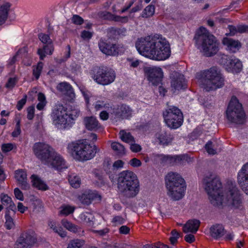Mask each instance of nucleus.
Here are the masks:
<instances>
[{
  "mask_svg": "<svg viewBox=\"0 0 248 248\" xmlns=\"http://www.w3.org/2000/svg\"><path fill=\"white\" fill-rule=\"evenodd\" d=\"M203 184L213 205L228 206L234 209H243L242 198L234 182L231 181L222 187L219 178L215 174H210L204 178Z\"/></svg>",
  "mask_w": 248,
  "mask_h": 248,
  "instance_id": "nucleus-1",
  "label": "nucleus"
},
{
  "mask_svg": "<svg viewBox=\"0 0 248 248\" xmlns=\"http://www.w3.org/2000/svg\"><path fill=\"white\" fill-rule=\"evenodd\" d=\"M135 46L140 55L151 60L163 61L170 55V45L160 34H151L138 38Z\"/></svg>",
  "mask_w": 248,
  "mask_h": 248,
  "instance_id": "nucleus-2",
  "label": "nucleus"
},
{
  "mask_svg": "<svg viewBox=\"0 0 248 248\" xmlns=\"http://www.w3.org/2000/svg\"><path fill=\"white\" fill-rule=\"evenodd\" d=\"M117 187L119 190L128 198L135 197L140 189L137 175L130 170H124L119 174Z\"/></svg>",
  "mask_w": 248,
  "mask_h": 248,
  "instance_id": "nucleus-3",
  "label": "nucleus"
},
{
  "mask_svg": "<svg viewBox=\"0 0 248 248\" xmlns=\"http://www.w3.org/2000/svg\"><path fill=\"white\" fill-rule=\"evenodd\" d=\"M196 77L202 88L207 91L220 88L224 84L222 75L216 67L197 73Z\"/></svg>",
  "mask_w": 248,
  "mask_h": 248,
  "instance_id": "nucleus-4",
  "label": "nucleus"
},
{
  "mask_svg": "<svg viewBox=\"0 0 248 248\" xmlns=\"http://www.w3.org/2000/svg\"><path fill=\"white\" fill-rule=\"evenodd\" d=\"M197 48L206 56H211L218 51V44L215 37L204 27L199 28L195 37Z\"/></svg>",
  "mask_w": 248,
  "mask_h": 248,
  "instance_id": "nucleus-5",
  "label": "nucleus"
},
{
  "mask_svg": "<svg viewBox=\"0 0 248 248\" xmlns=\"http://www.w3.org/2000/svg\"><path fill=\"white\" fill-rule=\"evenodd\" d=\"M165 181L168 195L175 201L182 199L185 195L186 185L180 174L170 172L166 175Z\"/></svg>",
  "mask_w": 248,
  "mask_h": 248,
  "instance_id": "nucleus-6",
  "label": "nucleus"
},
{
  "mask_svg": "<svg viewBox=\"0 0 248 248\" xmlns=\"http://www.w3.org/2000/svg\"><path fill=\"white\" fill-rule=\"evenodd\" d=\"M68 152L72 157L78 161H86L93 158L96 153V147L88 143L86 140L68 145Z\"/></svg>",
  "mask_w": 248,
  "mask_h": 248,
  "instance_id": "nucleus-7",
  "label": "nucleus"
},
{
  "mask_svg": "<svg viewBox=\"0 0 248 248\" xmlns=\"http://www.w3.org/2000/svg\"><path fill=\"white\" fill-rule=\"evenodd\" d=\"M52 124L59 129H65L71 126L74 119L73 114L69 113L63 105L56 104L50 115Z\"/></svg>",
  "mask_w": 248,
  "mask_h": 248,
  "instance_id": "nucleus-8",
  "label": "nucleus"
},
{
  "mask_svg": "<svg viewBox=\"0 0 248 248\" xmlns=\"http://www.w3.org/2000/svg\"><path fill=\"white\" fill-rule=\"evenodd\" d=\"M226 117L229 123L243 124L245 121L246 115L242 105L235 96H232L226 111Z\"/></svg>",
  "mask_w": 248,
  "mask_h": 248,
  "instance_id": "nucleus-9",
  "label": "nucleus"
},
{
  "mask_svg": "<svg viewBox=\"0 0 248 248\" xmlns=\"http://www.w3.org/2000/svg\"><path fill=\"white\" fill-rule=\"evenodd\" d=\"M164 121L171 129H177L183 124V116L181 110L174 106L168 107L163 112Z\"/></svg>",
  "mask_w": 248,
  "mask_h": 248,
  "instance_id": "nucleus-10",
  "label": "nucleus"
},
{
  "mask_svg": "<svg viewBox=\"0 0 248 248\" xmlns=\"http://www.w3.org/2000/svg\"><path fill=\"white\" fill-rule=\"evenodd\" d=\"M32 151L35 156L45 164L50 157L54 149L45 142H38L33 144Z\"/></svg>",
  "mask_w": 248,
  "mask_h": 248,
  "instance_id": "nucleus-11",
  "label": "nucleus"
},
{
  "mask_svg": "<svg viewBox=\"0 0 248 248\" xmlns=\"http://www.w3.org/2000/svg\"><path fill=\"white\" fill-rule=\"evenodd\" d=\"M115 73L111 69L99 68L93 78L98 84L107 85L113 82L115 78Z\"/></svg>",
  "mask_w": 248,
  "mask_h": 248,
  "instance_id": "nucleus-12",
  "label": "nucleus"
},
{
  "mask_svg": "<svg viewBox=\"0 0 248 248\" xmlns=\"http://www.w3.org/2000/svg\"><path fill=\"white\" fill-rule=\"evenodd\" d=\"M220 63L229 72L237 73L240 72L242 64L240 61L234 57L223 55L219 60Z\"/></svg>",
  "mask_w": 248,
  "mask_h": 248,
  "instance_id": "nucleus-13",
  "label": "nucleus"
},
{
  "mask_svg": "<svg viewBox=\"0 0 248 248\" xmlns=\"http://www.w3.org/2000/svg\"><path fill=\"white\" fill-rule=\"evenodd\" d=\"M38 37L42 43L44 44L42 48H39L37 54L41 60H43L46 55H51L54 51V46L52 40L48 34L41 33Z\"/></svg>",
  "mask_w": 248,
  "mask_h": 248,
  "instance_id": "nucleus-14",
  "label": "nucleus"
},
{
  "mask_svg": "<svg viewBox=\"0 0 248 248\" xmlns=\"http://www.w3.org/2000/svg\"><path fill=\"white\" fill-rule=\"evenodd\" d=\"M148 80L154 85H159L163 78V72L161 68L155 66H147L144 68Z\"/></svg>",
  "mask_w": 248,
  "mask_h": 248,
  "instance_id": "nucleus-15",
  "label": "nucleus"
},
{
  "mask_svg": "<svg viewBox=\"0 0 248 248\" xmlns=\"http://www.w3.org/2000/svg\"><path fill=\"white\" fill-rule=\"evenodd\" d=\"M45 165L55 168L57 170H61L67 168L66 161L63 157L57 152L54 151L51 154L50 157L45 163Z\"/></svg>",
  "mask_w": 248,
  "mask_h": 248,
  "instance_id": "nucleus-16",
  "label": "nucleus"
},
{
  "mask_svg": "<svg viewBox=\"0 0 248 248\" xmlns=\"http://www.w3.org/2000/svg\"><path fill=\"white\" fill-rule=\"evenodd\" d=\"M98 45L100 50L107 55H116L124 51L123 47L120 45L108 44L103 41H100Z\"/></svg>",
  "mask_w": 248,
  "mask_h": 248,
  "instance_id": "nucleus-17",
  "label": "nucleus"
},
{
  "mask_svg": "<svg viewBox=\"0 0 248 248\" xmlns=\"http://www.w3.org/2000/svg\"><path fill=\"white\" fill-rule=\"evenodd\" d=\"M237 180L242 190L248 195V163L243 165L238 172Z\"/></svg>",
  "mask_w": 248,
  "mask_h": 248,
  "instance_id": "nucleus-18",
  "label": "nucleus"
},
{
  "mask_svg": "<svg viewBox=\"0 0 248 248\" xmlns=\"http://www.w3.org/2000/svg\"><path fill=\"white\" fill-rule=\"evenodd\" d=\"M155 140L163 145H168L172 141L173 135L165 130H160L155 134Z\"/></svg>",
  "mask_w": 248,
  "mask_h": 248,
  "instance_id": "nucleus-19",
  "label": "nucleus"
},
{
  "mask_svg": "<svg viewBox=\"0 0 248 248\" xmlns=\"http://www.w3.org/2000/svg\"><path fill=\"white\" fill-rule=\"evenodd\" d=\"M171 86L174 92L184 89L186 87V82L183 75L175 73L171 81Z\"/></svg>",
  "mask_w": 248,
  "mask_h": 248,
  "instance_id": "nucleus-20",
  "label": "nucleus"
},
{
  "mask_svg": "<svg viewBox=\"0 0 248 248\" xmlns=\"http://www.w3.org/2000/svg\"><path fill=\"white\" fill-rule=\"evenodd\" d=\"M222 43L226 46V49L231 53L236 52L241 47V44L238 40L232 38H224Z\"/></svg>",
  "mask_w": 248,
  "mask_h": 248,
  "instance_id": "nucleus-21",
  "label": "nucleus"
},
{
  "mask_svg": "<svg viewBox=\"0 0 248 248\" xmlns=\"http://www.w3.org/2000/svg\"><path fill=\"white\" fill-rule=\"evenodd\" d=\"M15 178L23 189L29 188L30 185L27 183V173L23 170H18L15 171Z\"/></svg>",
  "mask_w": 248,
  "mask_h": 248,
  "instance_id": "nucleus-22",
  "label": "nucleus"
},
{
  "mask_svg": "<svg viewBox=\"0 0 248 248\" xmlns=\"http://www.w3.org/2000/svg\"><path fill=\"white\" fill-rule=\"evenodd\" d=\"M83 123L86 129L91 131H95L100 127V125L93 116L86 117L84 118Z\"/></svg>",
  "mask_w": 248,
  "mask_h": 248,
  "instance_id": "nucleus-23",
  "label": "nucleus"
},
{
  "mask_svg": "<svg viewBox=\"0 0 248 248\" xmlns=\"http://www.w3.org/2000/svg\"><path fill=\"white\" fill-rule=\"evenodd\" d=\"M200 222L197 219L189 220L183 226V231L185 233H196L198 231Z\"/></svg>",
  "mask_w": 248,
  "mask_h": 248,
  "instance_id": "nucleus-24",
  "label": "nucleus"
},
{
  "mask_svg": "<svg viewBox=\"0 0 248 248\" xmlns=\"http://www.w3.org/2000/svg\"><path fill=\"white\" fill-rule=\"evenodd\" d=\"M205 148L209 154L215 155L221 150V143L209 141L205 144Z\"/></svg>",
  "mask_w": 248,
  "mask_h": 248,
  "instance_id": "nucleus-25",
  "label": "nucleus"
},
{
  "mask_svg": "<svg viewBox=\"0 0 248 248\" xmlns=\"http://www.w3.org/2000/svg\"><path fill=\"white\" fill-rule=\"evenodd\" d=\"M0 199L2 204L8 207V211L10 210L14 213L16 212V208L11 197L7 194L2 193L0 195Z\"/></svg>",
  "mask_w": 248,
  "mask_h": 248,
  "instance_id": "nucleus-26",
  "label": "nucleus"
},
{
  "mask_svg": "<svg viewBox=\"0 0 248 248\" xmlns=\"http://www.w3.org/2000/svg\"><path fill=\"white\" fill-rule=\"evenodd\" d=\"M10 4L7 2L0 3V25L4 23L7 18Z\"/></svg>",
  "mask_w": 248,
  "mask_h": 248,
  "instance_id": "nucleus-27",
  "label": "nucleus"
},
{
  "mask_svg": "<svg viewBox=\"0 0 248 248\" xmlns=\"http://www.w3.org/2000/svg\"><path fill=\"white\" fill-rule=\"evenodd\" d=\"M210 235L215 239L222 237L224 234V229L222 225L217 224L213 225L210 229Z\"/></svg>",
  "mask_w": 248,
  "mask_h": 248,
  "instance_id": "nucleus-28",
  "label": "nucleus"
},
{
  "mask_svg": "<svg viewBox=\"0 0 248 248\" xmlns=\"http://www.w3.org/2000/svg\"><path fill=\"white\" fill-rule=\"evenodd\" d=\"M116 114L123 118H128L132 114V109L125 105H122L118 108Z\"/></svg>",
  "mask_w": 248,
  "mask_h": 248,
  "instance_id": "nucleus-29",
  "label": "nucleus"
},
{
  "mask_svg": "<svg viewBox=\"0 0 248 248\" xmlns=\"http://www.w3.org/2000/svg\"><path fill=\"white\" fill-rule=\"evenodd\" d=\"M31 179L33 186L36 187L38 189L41 190H46L48 189V186L37 175L34 174L32 175Z\"/></svg>",
  "mask_w": 248,
  "mask_h": 248,
  "instance_id": "nucleus-30",
  "label": "nucleus"
},
{
  "mask_svg": "<svg viewBox=\"0 0 248 248\" xmlns=\"http://www.w3.org/2000/svg\"><path fill=\"white\" fill-rule=\"evenodd\" d=\"M79 219L83 224L91 226L93 224L94 216L89 212H85L81 214L79 216Z\"/></svg>",
  "mask_w": 248,
  "mask_h": 248,
  "instance_id": "nucleus-31",
  "label": "nucleus"
},
{
  "mask_svg": "<svg viewBox=\"0 0 248 248\" xmlns=\"http://www.w3.org/2000/svg\"><path fill=\"white\" fill-rule=\"evenodd\" d=\"M93 105L96 110L104 109L109 111L112 109L111 105L106 100L102 98L96 99Z\"/></svg>",
  "mask_w": 248,
  "mask_h": 248,
  "instance_id": "nucleus-32",
  "label": "nucleus"
},
{
  "mask_svg": "<svg viewBox=\"0 0 248 248\" xmlns=\"http://www.w3.org/2000/svg\"><path fill=\"white\" fill-rule=\"evenodd\" d=\"M57 89L65 92L72 99L75 97V93L72 86L67 82H63L59 84L57 86Z\"/></svg>",
  "mask_w": 248,
  "mask_h": 248,
  "instance_id": "nucleus-33",
  "label": "nucleus"
},
{
  "mask_svg": "<svg viewBox=\"0 0 248 248\" xmlns=\"http://www.w3.org/2000/svg\"><path fill=\"white\" fill-rule=\"evenodd\" d=\"M22 236L28 246L34 244L36 241V235L34 232L29 231L22 234Z\"/></svg>",
  "mask_w": 248,
  "mask_h": 248,
  "instance_id": "nucleus-34",
  "label": "nucleus"
},
{
  "mask_svg": "<svg viewBox=\"0 0 248 248\" xmlns=\"http://www.w3.org/2000/svg\"><path fill=\"white\" fill-rule=\"evenodd\" d=\"M104 16L108 20L122 23H126L128 21V16H121L110 13H107Z\"/></svg>",
  "mask_w": 248,
  "mask_h": 248,
  "instance_id": "nucleus-35",
  "label": "nucleus"
},
{
  "mask_svg": "<svg viewBox=\"0 0 248 248\" xmlns=\"http://www.w3.org/2000/svg\"><path fill=\"white\" fill-rule=\"evenodd\" d=\"M119 136L121 140L124 142L130 144L134 141V138L131 135L130 133L124 130L120 131Z\"/></svg>",
  "mask_w": 248,
  "mask_h": 248,
  "instance_id": "nucleus-36",
  "label": "nucleus"
},
{
  "mask_svg": "<svg viewBox=\"0 0 248 248\" xmlns=\"http://www.w3.org/2000/svg\"><path fill=\"white\" fill-rule=\"evenodd\" d=\"M155 12V7L154 5L150 4L146 6L142 11L141 16L143 18H148L152 16Z\"/></svg>",
  "mask_w": 248,
  "mask_h": 248,
  "instance_id": "nucleus-37",
  "label": "nucleus"
},
{
  "mask_svg": "<svg viewBox=\"0 0 248 248\" xmlns=\"http://www.w3.org/2000/svg\"><path fill=\"white\" fill-rule=\"evenodd\" d=\"M75 209L74 206L69 205H63L60 207L59 211L60 215L64 216H67L72 214Z\"/></svg>",
  "mask_w": 248,
  "mask_h": 248,
  "instance_id": "nucleus-38",
  "label": "nucleus"
},
{
  "mask_svg": "<svg viewBox=\"0 0 248 248\" xmlns=\"http://www.w3.org/2000/svg\"><path fill=\"white\" fill-rule=\"evenodd\" d=\"M111 148L119 155H123L125 154V148L121 143L117 142H113L111 144Z\"/></svg>",
  "mask_w": 248,
  "mask_h": 248,
  "instance_id": "nucleus-39",
  "label": "nucleus"
},
{
  "mask_svg": "<svg viewBox=\"0 0 248 248\" xmlns=\"http://www.w3.org/2000/svg\"><path fill=\"white\" fill-rule=\"evenodd\" d=\"M69 182L71 186L75 188L78 187L81 184L79 177L75 174H72L69 176Z\"/></svg>",
  "mask_w": 248,
  "mask_h": 248,
  "instance_id": "nucleus-40",
  "label": "nucleus"
},
{
  "mask_svg": "<svg viewBox=\"0 0 248 248\" xmlns=\"http://www.w3.org/2000/svg\"><path fill=\"white\" fill-rule=\"evenodd\" d=\"M62 225L68 231L76 232L78 231V227L77 226L73 224L67 219H62L61 221Z\"/></svg>",
  "mask_w": 248,
  "mask_h": 248,
  "instance_id": "nucleus-41",
  "label": "nucleus"
},
{
  "mask_svg": "<svg viewBox=\"0 0 248 248\" xmlns=\"http://www.w3.org/2000/svg\"><path fill=\"white\" fill-rule=\"evenodd\" d=\"M37 99L39 103L37 104L36 108L38 110H42L46 104V96L43 93H39L37 95Z\"/></svg>",
  "mask_w": 248,
  "mask_h": 248,
  "instance_id": "nucleus-42",
  "label": "nucleus"
},
{
  "mask_svg": "<svg viewBox=\"0 0 248 248\" xmlns=\"http://www.w3.org/2000/svg\"><path fill=\"white\" fill-rule=\"evenodd\" d=\"M48 226L52 229L55 232H57L62 237H64L66 235V232L63 231L61 227H58L56 226V223L54 221H50L49 222Z\"/></svg>",
  "mask_w": 248,
  "mask_h": 248,
  "instance_id": "nucleus-43",
  "label": "nucleus"
},
{
  "mask_svg": "<svg viewBox=\"0 0 248 248\" xmlns=\"http://www.w3.org/2000/svg\"><path fill=\"white\" fill-rule=\"evenodd\" d=\"M5 225L7 229L10 230L14 228L15 224L13 218L10 215L9 211H7L5 214Z\"/></svg>",
  "mask_w": 248,
  "mask_h": 248,
  "instance_id": "nucleus-44",
  "label": "nucleus"
},
{
  "mask_svg": "<svg viewBox=\"0 0 248 248\" xmlns=\"http://www.w3.org/2000/svg\"><path fill=\"white\" fill-rule=\"evenodd\" d=\"M88 194H89V199L90 200V204L93 201H100L101 200V196L96 191H92L91 190H86Z\"/></svg>",
  "mask_w": 248,
  "mask_h": 248,
  "instance_id": "nucleus-45",
  "label": "nucleus"
},
{
  "mask_svg": "<svg viewBox=\"0 0 248 248\" xmlns=\"http://www.w3.org/2000/svg\"><path fill=\"white\" fill-rule=\"evenodd\" d=\"M84 245V241L82 240H73L69 243L67 248H82Z\"/></svg>",
  "mask_w": 248,
  "mask_h": 248,
  "instance_id": "nucleus-46",
  "label": "nucleus"
},
{
  "mask_svg": "<svg viewBox=\"0 0 248 248\" xmlns=\"http://www.w3.org/2000/svg\"><path fill=\"white\" fill-rule=\"evenodd\" d=\"M88 196L89 194L85 191L78 196V199L83 204L89 205L90 204V200Z\"/></svg>",
  "mask_w": 248,
  "mask_h": 248,
  "instance_id": "nucleus-47",
  "label": "nucleus"
},
{
  "mask_svg": "<svg viewBox=\"0 0 248 248\" xmlns=\"http://www.w3.org/2000/svg\"><path fill=\"white\" fill-rule=\"evenodd\" d=\"M43 66V63L42 62H39L37 65L33 69V75L35 77L36 79H38Z\"/></svg>",
  "mask_w": 248,
  "mask_h": 248,
  "instance_id": "nucleus-48",
  "label": "nucleus"
},
{
  "mask_svg": "<svg viewBox=\"0 0 248 248\" xmlns=\"http://www.w3.org/2000/svg\"><path fill=\"white\" fill-rule=\"evenodd\" d=\"M126 61L128 62V64L131 68L138 67L141 62L138 59L132 58H128L126 59Z\"/></svg>",
  "mask_w": 248,
  "mask_h": 248,
  "instance_id": "nucleus-49",
  "label": "nucleus"
},
{
  "mask_svg": "<svg viewBox=\"0 0 248 248\" xmlns=\"http://www.w3.org/2000/svg\"><path fill=\"white\" fill-rule=\"evenodd\" d=\"M28 247V245L24 241L22 235L17 239L15 245V248H27Z\"/></svg>",
  "mask_w": 248,
  "mask_h": 248,
  "instance_id": "nucleus-50",
  "label": "nucleus"
},
{
  "mask_svg": "<svg viewBox=\"0 0 248 248\" xmlns=\"http://www.w3.org/2000/svg\"><path fill=\"white\" fill-rule=\"evenodd\" d=\"M171 235L170 240L171 244L173 245L177 242V239L180 236V234L175 230H173L171 232Z\"/></svg>",
  "mask_w": 248,
  "mask_h": 248,
  "instance_id": "nucleus-51",
  "label": "nucleus"
},
{
  "mask_svg": "<svg viewBox=\"0 0 248 248\" xmlns=\"http://www.w3.org/2000/svg\"><path fill=\"white\" fill-rule=\"evenodd\" d=\"M143 248H169V247L163 244V243H161L158 242L154 244H147L143 246Z\"/></svg>",
  "mask_w": 248,
  "mask_h": 248,
  "instance_id": "nucleus-52",
  "label": "nucleus"
},
{
  "mask_svg": "<svg viewBox=\"0 0 248 248\" xmlns=\"http://www.w3.org/2000/svg\"><path fill=\"white\" fill-rule=\"evenodd\" d=\"M129 144L130 145V149L132 152L138 153L140 152L142 149L141 146L136 143L135 140L133 142L130 143Z\"/></svg>",
  "mask_w": 248,
  "mask_h": 248,
  "instance_id": "nucleus-53",
  "label": "nucleus"
},
{
  "mask_svg": "<svg viewBox=\"0 0 248 248\" xmlns=\"http://www.w3.org/2000/svg\"><path fill=\"white\" fill-rule=\"evenodd\" d=\"M124 219L121 216H115L113 217L111 222L114 226L121 225L124 223Z\"/></svg>",
  "mask_w": 248,
  "mask_h": 248,
  "instance_id": "nucleus-54",
  "label": "nucleus"
},
{
  "mask_svg": "<svg viewBox=\"0 0 248 248\" xmlns=\"http://www.w3.org/2000/svg\"><path fill=\"white\" fill-rule=\"evenodd\" d=\"M72 22L77 25H81L83 23V19L78 15H75L72 17Z\"/></svg>",
  "mask_w": 248,
  "mask_h": 248,
  "instance_id": "nucleus-55",
  "label": "nucleus"
},
{
  "mask_svg": "<svg viewBox=\"0 0 248 248\" xmlns=\"http://www.w3.org/2000/svg\"><path fill=\"white\" fill-rule=\"evenodd\" d=\"M15 146V145L11 143L3 144L1 146V150L4 152H8L11 151Z\"/></svg>",
  "mask_w": 248,
  "mask_h": 248,
  "instance_id": "nucleus-56",
  "label": "nucleus"
},
{
  "mask_svg": "<svg viewBox=\"0 0 248 248\" xmlns=\"http://www.w3.org/2000/svg\"><path fill=\"white\" fill-rule=\"evenodd\" d=\"M129 165L134 168L139 167L141 166V162L137 158L131 159L129 162Z\"/></svg>",
  "mask_w": 248,
  "mask_h": 248,
  "instance_id": "nucleus-57",
  "label": "nucleus"
},
{
  "mask_svg": "<svg viewBox=\"0 0 248 248\" xmlns=\"http://www.w3.org/2000/svg\"><path fill=\"white\" fill-rule=\"evenodd\" d=\"M14 195L16 199L17 200L20 201H23L24 200L23 194L18 188H15Z\"/></svg>",
  "mask_w": 248,
  "mask_h": 248,
  "instance_id": "nucleus-58",
  "label": "nucleus"
},
{
  "mask_svg": "<svg viewBox=\"0 0 248 248\" xmlns=\"http://www.w3.org/2000/svg\"><path fill=\"white\" fill-rule=\"evenodd\" d=\"M35 108L33 106H30L27 108V118L32 120L34 116Z\"/></svg>",
  "mask_w": 248,
  "mask_h": 248,
  "instance_id": "nucleus-59",
  "label": "nucleus"
},
{
  "mask_svg": "<svg viewBox=\"0 0 248 248\" xmlns=\"http://www.w3.org/2000/svg\"><path fill=\"white\" fill-rule=\"evenodd\" d=\"M16 81V78H10L6 84V87L8 89H12L15 86Z\"/></svg>",
  "mask_w": 248,
  "mask_h": 248,
  "instance_id": "nucleus-60",
  "label": "nucleus"
},
{
  "mask_svg": "<svg viewBox=\"0 0 248 248\" xmlns=\"http://www.w3.org/2000/svg\"><path fill=\"white\" fill-rule=\"evenodd\" d=\"M92 35V32L87 31H83L81 33V37L84 40H89L91 39Z\"/></svg>",
  "mask_w": 248,
  "mask_h": 248,
  "instance_id": "nucleus-61",
  "label": "nucleus"
},
{
  "mask_svg": "<svg viewBox=\"0 0 248 248\" xmlns=\"http://www.w3.org/2000/svg\"><path fill=\"white\" fill-rule=\"evenodd\" d=\"M124 162L121 160H118L115 161L112 165L114 170H118L123 168Z\"/></svg>",
  "mask_w": 248,
  "mask_h": 248,
  "instance_id": "nucleus-62",
  "label": "nucleus"
},
{
  "mask_svg": "<svg viewBox=\"0 0 248 248\" xmlns=\"http://www.w3.org/2000/svg\"><path fill=\"white\" fill-rule=\"evenodd\" d=\"M21 133L19 122H18L16 124V127L14 131L12 133V136L13 137H18Z\"/></svg>",
  "mask_w": 248,
  "mask_h": 248,
  "instance_id": "nucleus-63",
  "label": "nucleus"
},
{
  "mask_svg": "<svg viewBox=\"0 0 248 248\" xmlns=\"http://www.w3.org/2000/svg\"><path fill=\"white\" fill-rule=\"evenodd\" d=\"M17 209L19 212L23 214L27 210L28 207L25 206L22 203L19 202L17 203Z\"/></svg>",
  "mask_w": 248,
  "mask_h": 248,
  "instance_id": "nucleus-64",
  "label": "nucleus"
}]
</instances>
